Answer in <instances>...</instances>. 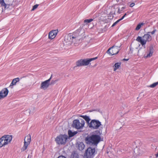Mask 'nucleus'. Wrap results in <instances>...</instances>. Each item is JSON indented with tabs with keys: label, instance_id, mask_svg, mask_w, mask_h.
<instances>
[{
	"label": "nucleus",
	"instance_id": "obj_33",
	"mask_svg": "<svg viewBox=\"0 0 158 158\" xmlns=\"http://www.w3.org/2000/svg\"><path fill=\"white\" fill-rule=\"evenodd\" d=\"M118 23V22L117 21H116L115 22L113 23V24L112 25V27H113L114 26Z\"/></svg>",
	"mask_w": 158,
	"mask_h": 158
},
{
	"label": "nucleus",
	"instance_id": "obj_36",
	"mask_svg": "<svg viewBox=\"0 0 158 158\" xmlns=\"http://www.w3.org/2000/svg\"><path fill=\"white\" fill-rule=\"evenodd\" d=\"M57 158H66L65 156H60Z\"/></svg>",
	"mask_w": 158,
	"mask_h": 158
},
{
	"label": "nucleus",
	"instance_id": "obj_41",
	"mask_svg": "<svg viewBox=\"0 0 158 158\" xmlns=\"http://www.w3.org/2000/svg\"><path fill=\"white\" fill-rule=\"evenodd\" d=\"M127 13H125L123 16L125 17V16H127Z\"/></svg>",
	"mask_w": 158,
	"mask_h": 158
},
{
	"label": "nucleus",
	"instance_id": "obj_18",
	"mask_svg": "<svg viewBox=\"0 0 158 158\" xmlns=\"http://www.w3.org/2000/svg\"><path fill=\"white\" fill-rule=\"evenodd\" d=\"M80 116L81 117H82L85 120L86 122V123L87 125V126H88L89 124L90 123L89 122L91 120L89 117L88 116H87L86 115H81Z\"/></svg>",
	"mask_w": 158,
	"mask_h": 158
},
{
	"label": "nucleus",
	"instance_id": "obj_31",
	"mask_svg": "<svg viewBox=\"0 0 158 158\" xmlns=\"http://www.w3.org/2000/svg\"><path fill=\"white\" fill-rule=\"evenodd\" d=\"M156 31V29H154L153 31L152 32H148V33H151L152 35L154 34L155 32Z\"/></svg>",
	"mask_w": 158,
	"mask_h": 158
},
{
	"label": "nucleus",
	"instance_id": "obj_38",
	"mask_svg": "<svg viewBox=\"0 0 158 158\" xmlns=\"http://www.w3.org/2000/svg\"><path fill=\"white\" fill-rule=\"evenodd\" d=\"M129 60L128 59H124L123 60H126V61H127L128 60Z\"/></svg>",
	"mask_w": 158,
	"mask_h": 158
},
{
	"label": "nucleus",
	"instance_id": "obj_8",
	"mask_svg": "<svg viewBox=\"0 0 158 158\" xmlns=\"http://www.w3.org/2000/svg\"><path fill=\"white\" fill-rule=\"evenodd\" d=\"M101 125V123L98 120L93 119L90 121L88 127L92 129H97Z\"/></svg>",
	"mask_w": 158,
	"mask_h": 158
},
{
	"label": "nucleus",
	"instance_id": "obj_16",
	"mask_svg": "<svg viewBox=\"0 0 158 158\" xmlns=\"http://www.w3.org/2000/svg\"><path fill=\"white\" fill-rule=\"evenodd\" d=\"M20 79L19 78L17 77L13 79L10 83L9 87L11 88H12V86L16 85V84L19 82Z\"/></svg>",
	"mask_w": 158,
	"mask_h": 158
},
{
	"label": "nucleus",
	"instance_id": "obj_24",
	"mask_svg": "<svg viewBox=\"0 0 158 158\" xmlns=\"http://www.w3.org/2000/svg\"><path fill=\"white\" fill-rule=\"evenodd\" d=\"M144 23H139L137 26L136 27L135 30H139L141 28L142 26H143L144 25Z\"/></svg>",
	"mask_w": 158,
	"mask_h": 158
},
{
	"label": "nucleus",
	"instance_id": "obj_17",
	"mask_svg": "<svg viewBox=\"0 0 158 158\" xmlns=\"http://www.w3.org/2000/svg\"><path fill=\"white\" fill-rule=\"evenodd\" d=\"M154 48L153 46H150L149 47V53L148 54L147 56H145L144 57L146 58L148 57H149L151 56H152V54L154 52Z\"/></svg>",
	"mask_w": 158,
	"mask_h": 158
},
{
	"label": "nucleus",
	"instance_id": "obj_15",
	"mask_svg": "<svg viewBox=\"0 0 158 158\" xmlns=\"http://www.w3.org/2000/svg\"><path fill=\"white\" fill-rule=\"evenodd\" d=\"M120 47L113 46L111 48L112 50V55H116L118 54L119 51V48Z\"/></svg>",
	"mask_w": 158,
	"mask_h": 158
},
{
	"label": "nucleus",
	"instance_id": "obj_37",
	"mask_svg": "<svg viewBox=\"0 0 158 158\" xmlns=\"http://www.w3.org/2000/svg\"><path fill=\"white\" fill-rule=\"evenodd\" d=\"M122 20L121 19H118V20H117V21L118 22V23L120 21H121Z\"/></svg>",
	"mask_w": 158,
	"mask_h": 158
},
{
	"label": "nucleus",
	"instance_id": "obj_29",
	"mask_svg": "<svg viewBox=\"0 0 158 158\" xmlns=\"http://www.w3.org/2000/svg\"><path fill=\"white\" fill-rule=\"evenodd\" d=\"M38 6H39V5H38V4H36V5H34L33 7V8L31 10L33 11V10H35L37 8Z\"/></svg>",
	"mask_w": 158,
	"mask_h": 158
},
{
	"label": "nucleus",
	"instance_id": "obj_12",
	"mask_svg": "<svg viewBox=\"0 0 158 158\" xmlns=\"http://www.w3.org/2000/svg\"><path fill=\"white\" fill-rule=\"evenodd\" d=\"M97 58V57H95L90 59H82V63H83V66L88 65L89 64L91 61L94 60Z\"/></svg>",
	"mask_w": 158,
	"mask_h": 158
},
{
	"label": "nucleus",
	"instance_id": "obj_25",
	"mask_svg": "<svg viewBox=\"0 0 158 158\" xmlns=\"http://www.w3.org/2000/svg\"><path fill=\"white\" fill-rule=\"evenodd\" d=\"M78 154L75 152L73 153L71 156L72 158H78Z\"/></svg>",
	"mask_w": 158,
	"mask_h": 158
},
{
	"label": "nucleus",
	"instance_id": "obj_39",
	"mask_svg": "<svg viewBox=\"0 0 158 158\" xmlns=\"http://www.w3.org/2000/svg\"><path fill=\"white\" fill-rule=\"evenodd\" d=\"M124 17H124L123 16L122 17V18H121V19L122 20H123V19L124 18Z\"/></svg>",
	"mask_w": 158,
	"mask_h": 158
},
{
	"label": "nucleus",
	"instance_id": "obj_6",
	"mask_svg": "<svg viewBox=\"0 0 158 158\" xmlns=\"http://www.w3.org/2000/svg\"><path fill=\"white\" fill-rule=\"evenodd\" d=\"M143 38V39H142L141 37L138 36L136 40L137 41L140 42L142 46L145 44L147 41L149 42L152 39L151 36L148 33L144 35Z\"/></svg>",
	"mask_w": 158,
	"mask_h": 158
},
{
	"label": "nucleus",
	"instance_id": "obj_11",
	"mask_svg": "<svg viewBox=\"0 0 158 158\" xmlns=\"http://www.w3.org/2000/svg\"><path fill=\"white\" fill-rule=\"evenodd\" d=\"M52 75L48 79L42 82L40 86L41 89H45L48 87L50 85V81L52 78Z\"/></svg>",
	"mask_w": 158,
	"mask_h": 158
},
{
	"label": "nucleus",
	"instance_id": "obj_5",
	"mask_svg": "<svg viewBox=\"0 0 158 158\" xmlns=\"http://www.w3.org/2000/svg\"><path fill=\"white\" fill-rule=\"evenodd\" d=\"M95 148L89 147L85 150L84 154L85 158H93L96 154Z\"/></svg>",
	"mask_w": 158,
	"mask_h": 158
},
{
	"label": "nucleus",
	"instance_id": "obj_2",
	"mask_svg": "<svg viewBox=\"0 0 158 158\" xmlns=\"http://www.w3.org/2000/svg\"><path fill=\"white\" fill-rule=\"evenodd\" d=\"M101 137L97 135L93 134L91 136H88L85 138L86 143L89 145L97 146L100 141Z\"/></svg>",
	"mask_w": 158,
	"mask_h": 158
},
{
	"label": "nucleus",
	"instance_id": "obj_20",
	"mask_svg": "<svg viewBox=\"0 0 158 158\" xmlns=\"http://www.w3.org/2000/svg\"><path fill=\"white\" fill-rule=\"evenodd\" d=\"M68 135H69L68 138H69L72 137L75 135L77 133L76 131L72 132V131L70 130H69L68 131Z\"/></svg>",
	"mask_w": 158,
	"mask_h": 158
},
{
	"label": "nucleus",
	"instance_id": "obj_23",
	"mask_svg": "<svg viewBox=\"0 0 158 158\" xmlns=\"http://www.w3.org/2000/svg\"><path fill=\"white\" fill-rule=\"evenodd\" d=\"M118 10L117 12L118 14H120L122 13L123 11V10L126 9V7L125 6H123L121 8V9L119 7H118Z\"/></svg>",
	"mask_w": 158,
	"mask_h": 158
},
{
	"label": "nucleus",
	"instance_id": "obj_13",
	"mask_svg": "<svg viewBox=\"0 0 158 158\" xmlns=\"http://www.w3.org/2000/svg\"><path fill=\"white\" fill-rule=\"evenodd\" d=\"M8 93V90L7 88H5L0 91V99L7 96Z\"/></svg>",
	"mask_w": 158,
	"mask_h": 158
},
{
	"label": "nucleus",
	"instance_id": "obj_4",
	"mask_svg": "<svg viewBox=\"0 0 158 158\" xmlns=\"http://www.w3.org/2000/svg\"><path fill=\"white\" fill-rule=\"evenodd\" d=\"M12 136L11 135H5L0 139V147L10 143L12 140Z\"/></svg>",
	"mask_w": 158,
	"mask_h": 158
},
{
	"label": "nucleus",
	"instance_id": "obj_26",
	"mask_svg": "<svg viewBox=\"0 0 158 158\" xmlns=\"http://www.w3.org/2000/svg\"><path fill=\"white\" fill-rule=\"evenodd\" d=\"M35 111L34 107L31 108L29 110V112L30 114L32 115Z\"/></svg>",
	"mask_w": 158,
	"mask_h": 158
},
{
	"label": "nucleus",
	"instance_id": "obj_7",
	"mask_svg": "<svg viewBox=\"0 0 158 158\" xmlns=\"http://www.w3.org/2000/svg\"><path fill=\"white\" fill-rule=\"evenodd\" d=\"M85 124V121L83 119H81V121L78 119H75L73 121L72 126L77 129H81L84 127Z\"/></svg>",
	"mask_w": 158,
	"mask_h": 158
},
{
	"label": "nucleus",
	"instance_id": "obj_21",
	"mask_svg": "<svg viewBox=\"0 0 158 158\" xmlns=\"http://www.w3.org/2000/svg\"><path fill=\"white\" fill-rule=\"evenodd\" d=\"M82 59H80L77 61L76 62V65L77 66H83V64L82 63Z\"/></svg>",
	"mask_w": 158,
	"mask_h": 158
},
{
	"label": "nucleus",
	"instance_id": "obj_1",
	"mask_svg": "<svg viewBox=\"0 0 158 158\" xmlns=\"http://www.w3.org/2000/svg\"><path fill=\"white\" fill-rule=\"evenodd\" d=\"M80 34H85L84 32H81L80 29H79L76 31L73 34L70 33L68 35L64 37V41L69 44H71L73 42V39H77V40H83V38L80 37Z\"/></svg>",
	"mask_w": 158,
	"mask_h": 158
},
{
	"label": "nucleus",
	"instance_id": "obj_10",
	"mask_svg": "<svg viewBox=\"0 0 158 158\" xmlns=\"http://www.w3.org/2000/svg\"><path fill=\"white\" fill-rule=\"evenodd\" d=\"M14 0H0V4L1 6H3L4 8H8L10 5L12 4Z\"/></svg>",
	"mask_w": 158,
	"mask_h": 158
},
{
	"label": "nucleus",
	"instance_id": "obj_3",
	"mask_svg": "<svg viewBox=\"0 0 158 158\" xmlns=\"http://www.w3.org/2000/svg\"><path fill=\"white\" fill-rule=\"evenodd\" d=\"M68 139V136L67 135L60 134L56 137L55 141L59 145H64Z\"/></svg>",
	"mask_w": 158,
	"mask_h": 158
},
{
	"label": "nucleus",
	"instance_id": "obj_32",
	"mask_svg": "<svg viewBox=\"0 0 158 158\" xmlns=\"http://www.w3.org/2000/svg\"><path fill=\"white\" fill-rule=\"evenodd\" d=\"M57 81V80H55V81L52 80L51 82V84H54Z\"/></svg>",
	"mask_w": 158,
	"mask_h": 158
},
{
	"label": "nucleus",
	"instance_id": "obj_35",
	"mask_svg": "<svg viewBox=\"0 0 158 158\" xmlns=\"http://www.w3.org/2000/svg\"><path fill=\"white\" fill-rule=\"evenodd\" d=\"M114 17V16H108V19H113Z\"/></svg>",
	"mask_w": 158,
	"mask_h": 158
},
{
	"label": "nucleus",
	"instance_id": "obj_22",
	"mask_svg": "<svg viewBox=\"0 0 158 158\" xmlns=\"http://www.w3.org/2000/svg\"><path fill=\"white\" fill-rule=\"evenodd\" d=\"M121 65V63H115L114 65V70L116 71L117 69H118L120 67Z\"/></svg>",
	"mask_w": 158,
	"mask_h": 158
},
{
	"label": "nucleus",
	"instance_id": "obj_30",
	"mask_svg": "<svg viewBox=\"0 0 158 158\" xmlns=\"http://www.w3.org/2000/svg\"><path fill=\"white\" fill-rule=\"evenodd\" d=\"M111 49V47L106 52L110 54V55H111L112 56V52L110 51V50Z\"/></svg>",
	"mask_w": 158,
	"mask_h": 158
},
{
	"label": "nucleus",
	"instance_id": "obj_9",
	"mask_svg": "<svg viewBox=\"0 0 158 158\" xmlns=\"http://www.w3.org/2000/svg\"><path fill=\"white\" fill-rule=\"evenodd\" d=\"M31 141V136L30 134L26 136L24 139V144L21 150L22 151L26 150Z\"/></svg>",
	"mask_w": 158,
	"mask_h": 158
},
{
	"label": "nucleus",
	"instance_id": "obj_40",
	"mask_svg": "<svg viewBox=\"0 0 158 158\" xmlns=\"http://www.w3.org/2000/svg\"><path fill=\"white\" fill-rule=\"evenodd\" d=\"M155 155H156V157H158V152L157 153V154H156Z\"/></svg>",
	"mask_w": 158,
	"mask_h": 158
},
{
	"label": "nucleus",
	"instance_id": "obj_28",
	"mask_svg": "<svg viewBox=\"0 0 158 158\" xmlns=\"http://www.w3.org/2000/svg\"><path fill=\"white\" fill-rule=\"evenodd\" d=\"M158 85V81L156 82L153 83V84L151 85L150 87L151 88H154Z\"/></svg>",
	"mask_w": 158,
	"mask_h": 158
},
{
	"label": "nucleus",
	"instance_id": "obj_34",
	"mask_svg": "<svg viewBox=\"0 0 158 158\" xmlns=\"http://www.w3.org/2000/svg\"><path fill=\"white\" fill-rule=\"evenodd\" d=\"M135 5V3H132L130 5V7H133Z\"/></svg>",
	"mask_w": 158,
	"mask_h": 158
},
{
	"label": "nucleus",
	"instance_id": "obj_27",
	"mask_svg": "<svg viewBox=\"0 0 158 158\" xmlns=\"http://www.w3.org/2000/svg\"><path fill=\"white\" fill-rule=\"evenodd\" d=\"M94 19H85L84 21V23H86V24L88 23H89L93 20Z\"/></svg>",
	"mask_w": 158,
	"mask_h": 158
},
{
	"label": "nucleus",
	"instance_id": "obj_14",
	"mask_svg": "<svg viewBox=\"0 0 158 158\" xmlns=\"http://www.w3.org/2000/svg\"><path fill=\"white\" fill-rule=\"evenodd\" d=\"M58 31L57 30H53L49 32L48 34V38L50 39H52L56 36Z\"/></svg>",
	"mask_w": 158,
	"mask_h": 158
},
{
	"label": "nucleus",
	"instance_id": "obj_19",
	"mask_svg": "<svg viewBox=\"0 0 158 158\" xmlns=\"http://www.w3.org/2000/svg\"><path fill=\"white\" fill-rule=\"evenodd\" d=\"M85 145L83 142H79L77 143V148L79 150L81 151L84 149Z\"/></svg>",
	"mask_w": 158,
	"mask_h": 158
}]
</instances>
